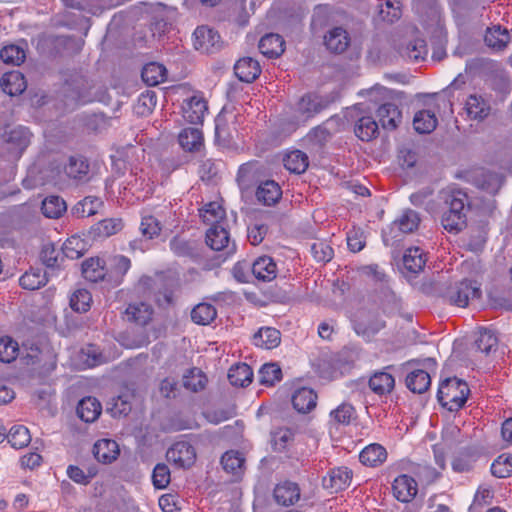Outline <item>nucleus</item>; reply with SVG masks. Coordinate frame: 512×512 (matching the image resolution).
Segmentation results:
<instances>
[{"label":"nucleus","instance_id":"nucleus-1","mask_svg":"<svg viewBox=\"0 0 512 512\" xmlns=\"http://www.w3.org/2000/svg\"><path fill=\"white\" fill-rule=\"evenodd\" d=\"M441 194L446 206L441 219L442 226L448 232L458 233L467 225L469 197L465 191L456 188H448Z\"/></svg>","mask_w":512,"mask_h":512},{"label":"nucleus","instance_id":"nucleus-2","mask_svg":"<svg viewBox=\"0 0 512 512\" xmlns=\"http://www.w3.org/2000/svg\"><path fill=\"white\" fill-rule=\"evenodd\" d=\"M469 387L466 382L457 377L443 380L437 392L439 403L449 411H458L467 401Z\"/></svg>","mask_w":512,"mask_h":512},{"label":"nucleus","instance_id":"nucleus-3","mask_svg":"<svg viewBox=\"0 0 512 512\" xmlns=\"http://www.w3.org/2000/svg\"><path fill=\"white\" fill-rule=\"evenodd\" d=\"M441 296L449 304L464 308L470 300L481 297V289L476 281L463 279L445 284L441 289Z\"/></svg>","mask_w":512,"mask_h":512},{"label":"nucleus","instance_id":"nucleus-4","mask_svg":"<svg viewBox=\"0 0 512 512\" xmlns=\"http://www.w3.org/2000/svg\"><path fill=\"white\" fill-rule=\"evenodd\" d=\"M91 86L88 80L82 75H73L66 80L63 86V96L66 106H74L80 102L89 100Z\"/></svg>","mask_w":512,"mask_h":512},{"label":"nucleus","instance_id":"nucleus-5","mask_svg":"<svg viewBox=\"0 0 512 512\" xmlns=\"http://www.w3.org/2000/svg\"><path fill=\"white\" fill-rule=\"evenodd\" d=\"M194 36L195 49L202 53L214 54L219 52L222 48L221 35L218 31H215L208 26L197 27L194 32Z\"/></svg>","mask_w":512,"mask_h":512},{"label":"nucleus","instance_id":"nucleus-6","mask_svg":"<svg viewBox=\"0 0 512 512\" xmlns=\"http://www.w3.org/2000/svg\"><path fill=\"white\" fill-rule=\"evenodd\" d=\"M169 462H172L179 468H190L196 461L195 448L188 442L181 441L175 443L166 452Z\"/></svg>","mask_w":512,"mask_h":512},{"label":"nucleus","instance_id":"nucleus-7","mask_svg":"<svg viewBox=\"0 0 512 512\" xmlns=\"http://www.w3.org/2000/svg\"><path fill=\"white\" fill-rule=\"evenodd\" d=\"M512 41V32L499 24L488 27L485 31L484 42L495 52L504 51Z\"/></svg>","mask_w":512,"mask_h":512},{"label":"nucleus","instance_id":"nucleus-8","mask_svg":"<svg viewBox=\"0 0 512 512\" xmlns=\"http://www.w3.org/2000/svg\"><path fill=\"white\" fill-rule=\"evenodd\" d=\"M353 327L358 335L370 339L385 327V321L376 314L368 313L355 319Z\"/></svg>","mask_w":512,"mask_h":512},{"label":"nucleus","instance_id":"nucleus-9","mask_svg":"<svg viewBox=\"0 0 512 512\" xmlns=\"http://www.w3.org/2000/svg\"><path fill=\"white\" fill-rule=\"evenodd\" d=\"M328 101L315 94L302 96L296 104V112L304 119L313 117L328 106Z\"/></svg>","mask_w":512,"mask_h":512},{"label":"nucleus","instance_id":"nucleus-10","mask_svg":"<svg viewBox=\"0 0 512 512\" xmlns=\"http://www.w3.org/2000/svg\"><path fill=\"white\" fill-rule=\"evenodd\" d=\"M301 491L297 483L284 481L277 484L273 491L275 501L282 506H292L300 499Z\"/></svg>","mask_w":512,"mask_h":512},{"label":"nucleus","instance_id":"nucleus-11","mask_svg":"<svg viewBox=\"0 0 512 512\" xmlns=\"http://www.w3.org/2000/svg\"><path fill=\"white\" fill-rule=\"evenodd\" d=\"M352 471L347 467H338L331 469L328 476L323 478V486L331 489L332 492H339L350 485Z\"/></svg>","mask_w":512,"mask_h":512},{"label":"nucleus","instance_id":"nucleus-12","mask_svg":"<svg viewBox=\"0 0 512 512\" xmlns=\"http://www.w3.org/2000/svg\"><path fill=\"white\" fill-rule=\"evenodd\" d=\"M324 44L330 52L340 54L348 48L350 37L343 27H334L325 34Z\"/></svg>","mask_w":512,"mask_h":512},{"label":"nucleus","instance_id":"nucleus-13","mask_svg":"<svg viewBox=\"0 0 512 512\" xmlns=\"http://www.w3.org/2000/svg\"><path fill=\"white\" fill-rule=\"evenodd\" d=\"M392 490L397 500L409 502L417 494V483L408 475H400L394 480Z\"/></svg>","mask_w":512,"mask_h":512},{"label":"nucleus","instance_id":"nucleus-14","mask_svg":"<svg viewBox=\"0 0 512 512\" xmlns=\"http://www.w3.org/2000/svg\"><path fill=\"white\" fill-rule=\"evenodd\" d=\"M234 72L240 81L251 83L260 75L261 67L257 60L243 57L235 63Z\"/></svg>","mask_w":512,"mask_h":512},{"label":"nucleus","instance_id":"nucleus-15","mask_svg":"<svg viewBox=\"0 0 512 512\" xmlns=\"http://www.w3.org/2000/svg\"><path fill=\"white\" fill-rule=\"evenodd\" d=\"M245 472V457L239 451H226V482H238Z\"/></svg>","mask_w":512,"mask_h":512},{"label":"nucleus","instance_id":"nucleus-16","mask_svg":"<svg viewBox=\"0 0 512 512\" xmlns=\"http://www.w3.org/2000/svg\"><path fill=\"white\" fill-rule=\"evenodd\" d=\"M377 117L383 129L395 130L401 123L402 114L393 103H383L377 110Z\"/></svg>","mask_w":512,"mask_h":512},{"label":"nucleus","instance_id":"nucleus-17","mask_svg":"<svg viewBox=\"0 0 512 512\" xmlns=\"http://www.w3.org/2000/svg\"><path fill=\"white\" fill-rule=\"evenodd\" d=\"M252 273L256 279L263 282H270L277 276V265L272 257H258L252 264Z\"/></svg>","mask_w":512,"mask_h":512},{"label":"nucleus","instance_id":"nucleus-18","mask_svg":"<svg viewBox=\"0 0 512 512\" xmlns=\"http://www.w3.org/2000/svg\"><path fill=\"white\" fill-rule=\"evenodd\" d=\"M206 111L207 102L196 95L189 98L183 106V116L192 124L202 123Z\"/></svg>","mask_w":512,"mask_h":512},{"label":"nucleus","instance_id":"nucleus-19","mask_svg":"<svg viewBox=\"0 0 512 512\" xmlns=\"http://www.w3.org/2000/svg\"><path fill=\"white\" fill-rule=\"evenodd\" d=\"M270 443L274 452L285 453L293 445L295 433L288 427L274 428L270 433Z\"/></svg>","mask_w":512,"mask_h":512},{"label":"nucleus","instance_id":"nucleus-20","mask_svg":"<svg viewBox=\"0 0 512 512\" xmlns=\"http://www.w3.org/2000/svg\"><path fill=\"white\" fill-rule=\"evenodd\" d=\"M0 85L2 90L10 96L22 94L27 87L25 77L20 71H11L3 74Z\"/></svg>","mask_w":512,"mask_h":512},{"label":"nucleus","instance_id":"nucleus-21","mask_svg":"<svg viewBox=\"0 0 512 512\" xmlns=\"http://www.w3.org/2000/svg\"><path fill=\"white\" fill-rule=\"evenodd\" d=\"M369 388L378 396L390 394L395 387V378L386 371H377L369 379Z\"/></svg>","mask_w":512,"mask_h":512},{"label":"nucleus","instance_id":"nucleus-22","mask_svg":"<svg viewBox=\"0 0 512 512\" xmlns=\"http://www.w3.org/2000/svg\"><path fill=\"white\" fill-rule=\"evenodd\" d=\"M93 454L99 462L111 463L119 455V446L114 440L100 439L93 446Z\"/></svg>","mask_w":512,"mask_h":512},{"label":"nucleus","instance_id":"nucleus-23","mask_svg":"<svg viewBox=\"0 0 512 512\" xmlns=\"http://www.w3.org/2000/svg\"><path fill=\"white\" fill-rule=\"evenodd\" d=\"M226 377L232 386L244 388L251 384L253 371L246 363H236L229 368Z\"/></svg>","mask_w":512,"mask_h":512},{"label":"nucleus","instance_id":"nucleus-24","mask_svg":"<svg viewBox=\"0 0 512 512\" xmlns=\"http://www.w3.org/2000/svg\"><path fill=\"white\" fill-rule=\"evenodd\" d=\"M316 404L317 394L310 388L298 389L292 396V405L299 413H309Z\"/></svg>","mask_w":512,"mask_h":512},{"label":"nucleus","instance_id":"nucleus-25","mask_svg":"<svg viewBox=\"0 0 512 512\" xmlns=\"http://www.w3.org/2000/svg\"><path fill=\"white\" fill-rule=\"evenodd\" d=\"M125 315L128 321L145 326L152 320L153 309L144 302L132 303L126 308Z\"/></svg>","mask_w":512,"mask_h":512},{"label":"nucleus","instance_id":"nucleus-26","mask_svg":"<svg viewBox=\"0 0 512 512\" xmlns=\"http://www.w3.org/2000/svg\"><path fill=\"white\" fill-rule=\"evenodd\" d=\"M281 342V333L276 328L262 327L253 336V343L263 349H274Z\"/></svg>","mask_w":512,"mask_h":512},{"label":"nucleus","instance_id":"nucleus-27","mask_svg":"<svg viewBox=\"0 0 512 512\" xmlns=\"http://www.w3.org/2000/svg\"><path fill=\"white\" fill-rule=\"evenodd\" d=\"M123 228V222L120 218L104 219L93 225L89 230V235L93 238L110 237Z\"/></svg>","mask_w":512,"mask_h":512},{"label":"nucleus","instance_id":"nucleus-28","mask_svg":"<svg viewBox=\"0 0 512 512\" xmlns=\"http://www.w3.org/2000/svg\"><path fill=\"white\" fill-rule=\"evenodd\" d=\"M258 47L263 55L276 58L284 52V40L278 34H267L260 39Z\"/></svg>","mask_w":512,"mask_h":512},{"label":"nucleus","instance_id":"nucleus-29","mask_svg":"<svg viewBox=\"0 0 512 512\" xmlns=\"http://www.w3.org/2000/svg\"><path fill=\"white\" fill-rule=\"evenodd\" d=\"M281 195L282 191L280 186L273 180L262 182L256 191L257 200L267 206L275 204L280 199Z\"/></svg>","mask_w":512,"mask_h":512},{"label":"nucleus","instance_id":"nucleus-30","mask_svg":"<svg viewBox=\"0 0 512 512\" xmlns=\"http://www.w3.org/2000/svg\"><path fill=\"white\" fill-rule=\"evenodd\" d=\"M131 267V261L123 255H115L109 259L107 270V280L120 283Z\"/></svg>","mask_w":512,"mask_h":512},{"label":"nucleus","instance_id":"nucleus-31","mask_svg":"<svg viewBox=\"0 0 512 512\" xmlns=\"http://www.w3.org/2000/svg\"><path fill=\"white\" fill-rule=\"evenodd\" d=\"M83 277L91 282L107 279V270L100 258H89L81 265Z\"/></svg>","mask_w":512,"mask_h":512},{"label":"nucleus","instance_id":"nucleus-32","mask_svg":"<svg viewBox=\"0 0 512 512\" xmlns=\"http://www.w3.org/2000/svg\"><path fill=\"white\" fill-rule=\"evenodd\" d=\"M48 282V273L40 268H30L19 279V284L26 290H37Z\"/></svg>","mask_w":512,"mask_h":512},{"label":"nucleus","instance_id":"nucleus-33","mask_svg":"<svg viewBox=\"0 0 512 512\" xmlns=\"http://www.w3.org/2000/svg\"><path fill=\"white\" fill-rule=\"evenodd\" d=\"M465 109L471 119L483 120L490 113L489 103L481 96L470 95L465 104Z\"/></svg>","mask_w":512,"mask_h":512},{"label":"nucleus","instance_id":"nucleus-34","mask_svg":"<svg viewBox=\"0 0 512 512\" xmlns=\"http://www.w3.org/2000/svg\"><path fill=\"white\" fill-rule=\"evenodd\" d=\"M359 458L362 464L375 467L386 460L387 452L382 445L374 443L365 447L361 451Z\"/></svg>","mask_w":512,"mask_h":512},{"label":"nucleus","instance_id":"nucleus-35","mask_svg":"<svg viewBox=\"0 0 512 512\" xmlns=\"http://www.w3.org/2000/svg\"><path fill=\"white\" fill-rule=\"evenodd\" d=\"M26 42L20 44H8L0 50L1 60L8 65L19 66L26 59Z\"/></svg>","mask_w":512,"mask_h":512},{"label":"nucleus","instance_id":"nucleus-36","mask_svg":"<svg viewBox=\"0 0 512 512\" xmlns=\"http://www.w3.org/2000/svg\"><path fill=\"white\" fill-rule=\"evenodd\" d=\"M101 404L93 397L82 399L77 406V414L79 418L85 422H93L101 414Z\"/></svg>","mask_w":512,"mask_h":512},{"label":"nucleus","instance_id":"nucleus-37","mask_svg":"<svg viewBox=\"0 0 512 512\" xmlns=\"http://www.w3.org/2000/svg\"><path fill=\"white\" fill-rule=\"evenodd\" d=\"M178 141L185 151H198L203 145L202 132L197 128H185L180 132Z\"/></svg>","mask_w":512,"mask_h":512},{"label":"nucleus","instance_id":"nucleus-38","mask_svg":"<svg viewBox=\"0 0 512 512\" xmlns=\"http://www.w3.org/2000/svg\"><path fill=\"white\" fill-rule=\"evenodd\" d=\"M426 261V254L419 247H410L403 255L404 267L412 273L422 271Z\"/></svg>","mask_w":512,"mask_h":512},{"label":"nucleus","instance_id":"nucleus-39","mask_svg":"<svg viewBox=\"0 0 512 512\" xmlns=\"http://www.w3.org/2000/svg\"><path fill=\"white\" fill-rule=\"evenodd\" d=\"M405 382L410 391L422 394L430 387L431 378L425 370L417 369L407 375Z\"/></svg>","mask_w":512,"mask_h":512},{"label":"nucleus","instance_id":"nucleus-40","mask_svg":"<svg viewBox=\"0 0 512 512\" xmlns=\"http://www.w3.org/2000/svg\"><path fill=\"white\" fill-rule=\"evenodd\" d=\"M102 206L103 202L100 198L88 196L74 205L71 214L76 218L89 217L95 215Z\"/></svg>","mask_w":512,"mask_h":512},{"label":"nucleus","instance_id":"nucleus-41","mask_svg":"<svg viewBox=\"0 0 512 512\" xmlns=\"http://www.w3.org/2000/svg\"><path fill=\"white\" fill-rule=\"evenodd\" d=\"M413 125L418 133H431L437 126V118L435 113L430 110H422L417 112L413 119Z\"/></svg>","mask_w":512,"mask_h":512},{"label":"nucleus","instance_id":"nucleus-42","mask_svg":"<svg viewBox=\"0 0 512 512\" xmlns=\"http://www.w3.org/2000/svg\"><path fill=\"white\" fill-rule=\"evenodd\" d=\"M475 181L480 189L491 194L496 193L502 185L501 175L491 171H481L477 174Z\"/></svg>","mask_w":512,"mask_h":512},{"label":"nucleus","instance_id":"nucleus-43","mask_svg":"<svg viewBox=\"0 0 512 512\" xmlns=\"http://www.w3.org/2000/svg\"><path fill=\"white\" fill-rule=\"evenodd\" d=\"M378 123L370 116L361 117L355 125V134L362 141H370L378 134Z\"/></svg>","mask_w":512,"mask_h":512},{"label":"nucleus","instance_id":"nucleus-44","mask_svg":"<svg viewBox=\"0 0 512 512\" xmlns=\"http://www.w3.org/2000/svg\"><path fill=\"white\" fill-rule=\"evenodd\" d=\"M283 161L287 170L297 174L305 172L309 165L308 156L300 150L291 151Z\"/></svg>","mask_w":512,"mask_h":512},{"label":"nucleus","instance_id":"nucleus-45","mask_svg":"<svg viewBox=\"0 0 512 512\" xmlns=\"http://www.w3.org/2000/svg\"><path fill=\"white\" fill-rule=\"evenodd\" d=\"M64 170L68 177L82 180L89 172V163L83 157L72 156L69 158Z\"/></svg>","mask_w":512,"mask_h":512},{"label":"nucleus","instance_id":"nucleus-46","mask_svg":"<svg viewBox=\"0 0 512 512\" xmlns=\"http://www.w3.org/2000/svg\"><path fill=\"white\" fill-rule=\"evenodd\" d=\"M41 210L48 218H59L67 210V206L61 197L52 195L43 200Z\"/></svg>","mask_w":512,"mask_h":512},{"label":"nucleus","instance_id":"nucleus-47","mask_svg":"<svg viewBox=\"0 0 512 512\" xmlns=\"http://www.w3.org/2000/svg\"><path fill=\"white\" fill-rule=\"evenodd\" d=\"M39 257L42 264L52 271L60 269L62 265L63 257H60V252L55 248L53 243L44 244Z\"/></svg>","mask_w":512,"mask_h":512},{"label":"nucleus","instance_id":"nucleus-48","mask_svg":"<svg viewBox=\"0 0 512 512\" xmlns=\"http://www.w3.org/2000/svg\"><path fill=\"white\" fill-rule=\"evenodd\" d=\"M87 251V243L79 236L68 238L62 246V254L69 259H78Z\"/></svg>","mask_w":512,"mask_h":512},{"label":"nucleus","instance_id":"nucleus-49","mask_svg":"<svg viewBox=\"0 0 512 512\" xmlns=\"http://www.w3.org/2000/svg\"><path fill=\"white\" fill-rule=\"evenodd\" d=\"M207 378L199 368H191L183 375V386L192 392H198L205 388Z\"/></svg>","mask_w":512,"mask_h":512},{"label":"nucleus","instance_id":"nucleus-50","mask_svg":"<svg viewBox=\"0 0 512 512\" xmlns=\"http://www.w3.org/2000/svg\"><path fill=\"white\" fill-rule=\"evenodd\" d=\"M166 69L158 63H149L142 69V80L148 86H155L165 80Z\"/></svg>","mask_w":512,"mask_h":512},{"label":"nucleus","instance_id":"nucleus-51","mask_svg":"<svg viewBox=\"0 0 512 512\" xmlns=\"http://www.w3.org/2000/svg\"><path fill=\"white\" fill-rule=\"evenodd\" d=\"M80 357L84 364L89 368L101 365L107 361L102 350L94 344H88L83 347L80 351Z\"/></svg>","mask_w":512,"mask_h":512},{"label":"nucleus","instance_id":"nucleus-52","mask_svg":"<svg viewBox=\"0 0 512 512\" xmlns=\"http://www.w3.org/2000/svg\"><path fill=\"white\" fill-rule=\"evenodd\" d=\"M282 378V370L276 363H266L262 365L258 372V380L261 385L273 386Z\"/></svg>","mask_w":512,"mask_h":512},{"label":"nucleus","instance_id":"nucleus-53","mask_svg":"<svg viewBox=\"0 0 512 512\" xmlns=\"http://www.w3.org/2000/svg\"><path fill=\"white\" fill-rule=\"evenodd\" d=\"M200 211V216L205 223H211L212 226L222 224L224 219V208L221 202L212 201L207 203Z\"/></svg>","mask_w":512,"mask_h":512},{"label":"nucleus","instance_id":"nucleus-54","mask_svg":"<svg viewBox=\"0 0 512 512\" xmlns=\"http://www.w3.org/2000/svg\"><path fill=\"white\" fill-rule=\"evenodd\" d=\"M419 223L420 217L418 213L408 209L393 224L403 233H412L418 228Z\"/></svg>","mask_w":512,"mask_h":512},{"label":"nucleus","instance_id":"nucleus-55","mask_svg":"<svg viewBox=\"0 0 512 512\" xmlns=\"http://www.w3.org/2000/svg\"><path fill=\"white\" fill-rule=\"evenodd\" d=\"M216 309L211 304L201 303L191 311V319L196 324L207 325L216 317Z\"/></svg>","mask_w":512,"mask_h":512},{"label":"nucleus","instance_id":"nucleus-56","mask_svg":"<svg viewBox=\"0 0 512 512\" xmlns=\"http://www.w3.org/2000/svg\"><path fill=\"white\" fill-rule=\"evenodd\" d=\"M8 441L12 447L21 449L31 441V435L27 427L23 425L13 426L8 433Z\"/></svg>","mask_w":512,"mask_h":512},{"label":"nucleus","instance_id":"nucleus-57","mask_svg":"<svg viewBox=\"0 0 512 512\" xmlns=\"http://www.w3.org/2000/svg\"><path fill=\"white\" fill-rule=\"evenodd\" d=\"M205 242L213 251H222L224 249V226L216 224L211 226L206 232Z\"/></svg>","mask_w":512,"mask_h":512},{"label":"nucleus","instance_id":"nucleus-58","mask_svg":"<svg viewBox=\"0 0 512 512\" xmlns=\"http://www.w3.org/2000/svg\"><path fill=\"white\" fill-rule=\"evenodd\" d=\"M19 352L18 343L9 336L0 338V361L3 363L13 362Z\"/></svg>","mask_w":512,"mask_h":512},{"label":"nucleus","instance_id":"nucleus-59","mask_svg":"<svg viewBox=\"0 0 512 512\" xmlns=\"http://www.w3.org/2000/svg\"><path fill=\"white\" fill-rule=\"evenodd\" d=\"M491 473L498 478H506L512 474V455L502 454L491 465Z\"/></svg>","mask_w":512,"mask_h":512},{"label":"nucleus","instance_id":"nucleus-60","mask_svg":"<svg viewBox=\"0 0 512 512\" xmlns=\"http://www.w3.org/2000/svg\"><path fill=\"white\" fill-rule=\"evenodd\" d=\"M92 302L91 294L86 289L76 290L70 298V307L76 312H86Z\"/></svg>","mask_w":512,"mask_h":512},{"label":"nucleus","instance_id":"nucleus-61","mask_svg":"<svg viewBox=\"0 0 512 512\" xmlns=\"http://www.w3.org/2000/svg\"><path fill=\"white\" fill-rule=\"evenodd\" d=\"M170 248L177 256L194 257L196 255L194 243L180 237H174L170 241Z\"/></svg>","mask_w":512,"mask_h":512},{"label":"nucleus","instance_id":"nucleus-62","mask_svg":"<svg viewBox=\"0 0 512 512\" xmlns=\"http://www.w3.org/2000/svg\"><path fill=\"white\" fill-rule=\"evenodd\" d=\"M170 470L164 463H159L155 466L152 474L153 485L157 489H163L170 483Z\"/></svg>","mask_w":512,"mask_h":512},{"label":"nucleus","instance_id":"nucleus-63","mask_svg":"<svg viewBox=\"0 0 512 512\" xmlns=\"http://www.w3.org/2000/svg\"><path fill=\"white\" fill-rule=\"evenodd\" d=\"M355 409L351 404L342 403L331 412V418L338 424L347 425L350 423Z\"/></svg>","mask_w":512,"mask_h":512},{"label":"nucleus","instance_id":"nucleus-64","mask_svg":"<svg viewBox=\"0 0 512 512\" xmlns=\"http://www.w3.org/2000/svg\"><path fill=\"white\" fill-rule=\"evenodd\" d=\"M311 253L318 262H328L333 257V249L324 241H316L311 245Z\"/></svg>","mask_w":512,"mask_h":512}]
</instances>
